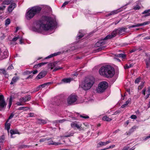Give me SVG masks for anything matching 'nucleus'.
Listing matches in <instances>:
<instances>
[{
	"instance_id": "23",
	"label": "nucleus",
	"mask_w": 150,
	"mask_h": 150,
	"mask_svg": "<svg viewBox=\"0 0 150 150\" xmlns=\"http://www.w3.org/2000/svg\"><path fill=\"white\" fill-rule=\"evenodd\" d=\"M142 14H146L145 15V17L149 16H150V9L146 10L144 11L142 13Z\"/></svg>"
},
{
	"instance_id": "32",
	"label": "nucleus",
	"mask_w": 150,
	"mask_h": 150,
	"mask_svg": "<svg viewBox=\"0 0 150 150\" xmlns=\"http://www.w3.org/2000/svg\"><path fill=\"white\" fill-rule=\"evenodd\" d=\"M29 109V108L28 107H20L18 108L19 110H26Z\"/></svg>"
},
{
	"instance_id": "4",
	"label": "nucleus",
	"mask_w": 150,
	"mask_h": 150,
	"mask_svg": "<svg viewBox=\"0 0 150 150\" xmlns=\"http://www.w3.org/2000/svg\"><path fill=\"white\" fill-rule=\"evenodd\" d=\"M108 86V84L106 82L103 81L101 82L98 84L96 91L98 93L103 92L106 89Z\"/></svg>"
},
{
	"instance_id": "27",
	"label": "nucleus",
	"mask_w": 150,
	"mask_h": 150,
	"mask_svg": "<svg viewBox=\"0 0 150 150\" xmlns=\"http://www.w3.org/2000/svg\"><path fill=\"white\" fill-rule=\"evenodd\" d=\"M102 120L105 121H110L112 120V119L107 116H104L102 118Z\"/></svg>"
},
{
	"instance_id": "35",
	"label": "nucleus",
	"mask_w": 150,
	"mask_h": 150,
	"mask_svg": "<svg viewBox=\"0 0 150 150\" xmlns=\"http://www.w3.org/2000/svg\"><path fill=\"white\" fill-rule=\"evenodd\" d=\"M10 23V19L9 18L6 19L5 21V24L6 25H9Z\"/></svg>"
},
{
	"instance_id": "56",
	"label": "nucleus",
	"mask_w": 150,
	"mask_h": 150,
	"mask_svg": "<svg viewBox=\"0 0 150 150\" xmlns=\"http://www.w3.org/2000/svg\"><path fill=\"white\" fill-rule=\"evenodd\" d=\"M14 114L13 113H11L10 116L9 117L8 119H11L14 116Z\"/></svg>"
},
{
	"instance_id": "45",
	"label": "nucleus",
	"mask_w": 150,
	"mask_h": 150,
	"mask_svg": "<svg viewBox=\"0 0 150 150\" xmlns=\"http://www.w3.org/2000/svg\"><path fill=\"white\" fill-rule=\"evenodd\" d=\"M140 8V7L138 5L136 6L134 8V9L135 10H139Z\"/></svg>"
},
{
	"instance_id": "3",
	"label": "nucleus",
	"mask_w": 150,
	"mask_h": 150,
	"mask_svg": "<svg viewBox=\"0 0 150 150\" xmlns=\"http://www.w3.org/2000/svg\"><path fill=\"white\" fill-rule=\"evenodd\" d=\"M95 80L93 77L86 78L80 85V86L85 90L91 88L94 83Z\"/></svg>"
},
{
	"instance_id": "53",
	"label": "nucleus",
	"mask_w": 150,
	"mask_h": 150,
	"mask_svg": "<svg viewBox=\"0 0 150 150\" xmlns=\"http://www.w3.org/2000/svg\"><path fill=\"white\" fill-rule=\"evenodd\" d=\"M140 80V79L139 78H137L135 81V83H138Z\"/></svg>"
},
{
	"instance_id": "6",
	"label": "nucleus",
	"mask_w": 150,
	"mask_h": 150,
	"mask_svg": "<svg viewBox=\"0 0 150 150\" xmlns=\"http://www.w3.org/2000/svg\"><path fill=\"white\" fill-rule=\"evenodd\" d=\"M57 63V62H56L54 63L49 64H48V67L49 68H51V69H52L53 68H54L53 70V71H55L59 69H62L63 67H57L58 65Z\"/></svg>"
},
{
	"instance_id": "63",
	"label": "nucleus",
	"mask_w": 150,
	"mask_h": 150,
	"mask_svg": "<svg viewBox=\"0 0 150 150\" xmlns=\"http://www.w3.org/2000/svg\"><path fill=\"white\" fill-rule=\"evenodd\" d=\"M135 27H137L140 26H141V23H137L135 25Z\"/></svg>"
},
{
	"instance_id": "36",
	"label": "nucleus",
	"mask_w": 150,
	"mask_h": 150,
	"mask_svg": "<svg viewBox=\"0 0 150 150\" xmlns=\"http://www.w3.org/2000/svg\"><path fill=\"white\" fill-rule=\"evenodd\" d=\"M10 125L9 124H7L6 125V128L8 132H9L10 128Z\"/></svg>"
},
{
	"instance_id": "47",
	"label": "nucleus",
	"mask_w": 150,
	"mask_h": 150,
	"mask_svg": "<svg viewBox=\"0 0 150 150\" xmlns=\"http://www.w3.org/2000/svg\"><path fill=\"white\" fill-rule=\"evenodd\" d=\"M69 1H65L64 3H63V5H62V7H64L66 5L69 3Z\"/></svg>"
},
{
	"instance_id": "13",
	"label": "nucleus",
	"mask_w": 150,
	"mask_h": 150,
	"mask_svg": "<svg viewBox=\"0 0 150 150\" xmlns=\"http://www.w3.org/2000/svg\"><path fill=\"white\" fill-rule=\"evenodd\" d=\"M31 98L30 96L29 95L20 98L19 100L21 102H25L28 101L30 100Z\"/></svg>"
},
{
	"instance_id": "22",
	"label": "nucleus",
	"mask_w": 150,
	"mask_h": 150,
	"mask_svg": "<svg viewBox=\"0 0 150 150\" xmlns=\"http://www.w3.org/2000/svg\"><path fill=\"white\" fill-rule=\"evenodd\" d=\"M19 79V78L17 76L13 77L12 80L11 81L10 83L11 84H13L14 83L16 82Z\"/></svg>"
},
{
	"instance_id": "10",
	"label": "nucleus",
	"mask_w": 150,
	"mask_h": 150,
	"mask_svg": "<svg viewBox=\"0 0 150 150\" xmlns=\"http://www.w3.org/2000/svg\"><path fill=\"white\" fill-rule=\"evenodd\" d=\"M106 70V65L101 67L99 70V74L101 75L105 76Z\"/></svg>"
},
{
	"instance_id": "11",
	"label": "nucleus",
	"mask_w": 150,
	"mask_h": 150,
	"mask_svg": "<svg viewBox=\"0 0 150 150\" xmlns=\"http://www.w3.org/2000/svg\"><path fill=\"white\" fill-rule=\"evenodd\" d=\"M127 29L126 28L122 27L116 29V30L118 34L122 35L125 33Z\"/></svg>"
},
{
	"instance_id": "43",
	"label": "nucleus",
	"mask_w": 150,
	"mask_h": 150,
	"mask_svg": "<svg viewBox=\"0 0 150 150\" xmlns=\"http://www.w3.org/2000/svg\"><path fill=\"white\" fill-rule=\"evenodd\" d=\"M81 126L80 125H78V124H77L76 125V126H75V127H77L78 129H79V130L80 131H81L82 130L81 129L82 128L80 127Z\"/></svg>"
},
{
	"instance_id": "29",
	"label": "nucleus",
	"mask_w": 150,
	"mask_h": 150,
	"mask_svg": "<svg viewBox=\"0 0 150 150\" xmlns=\"http://www.w3.org/2000/svg\"><path fill=\"white\" fill-rule=\"evenodd\" d=\"M84 36V35L80 31H79V34H78L77 38V39H79L82 38Z\"/></svg>"
},
{
	"instance_id": "55",
	"label": "nucleus",
	"mask_w": 150,
	"mask_h": 150,
	"mask_svg": "<svg viewBox=\"0 0 150 150\" xmlns=\"http://www.w3.org/2000/svg\"><path fill=\"white\" fill-rule=\"evenodd\" d=\"M13 68V67L12 65H11L8 67L7 69L8 70H10V69H12Z\"/></svg>"
},
{
	"instance_id": "5",
	"label": "nucleus",
	"mask_w": 150,
	"mask_h": 150,
	"mask_svg": "<svg viewBox=\"0 0 150 150\" xmlns=\"http://www.w3.org/2000/svg\"><path fill=\"white\" fill-rule=\"evenodd\" d=\"M106 71L105 76L107 77H111L115 74V70L110 65H106Z\"/></svg>"
},
{
	"instance_id": "60",
	"label": "nucleus",
	"mask_w": 150,
	"mask_h": 150,
	"mask_svg": "<svg viewBox=\"0 0 150 150\" xmlns=\"http://www.w3.org/2000/svg\"><path fill=\"white\" fill-rule=\"evenodd\" d=\"M5 137L4 136H2L0 138V140H4Z\"/></svg>"
},
{
	"instance_id": "26",
	"label": "nucleus",
	"mask_w": 150,
	"mask_h": 150,
	"mask_svg": "<svg viewBox=\"0 0 150 150\" xmlns=\"http://www.w3.org/2000/svg\"><path fill=\"white\" fill-rule=\"evenodd\" d=\"M37 122L39 124H45L46 123V121L41 119H39L38 120Z\"/></svg>"
},
{
	"instance_id": "48",
	"label": "nucleus",
	"mask_w": 150,
	"mask_h": 150,
	"mask_svg": "<svg viewBox=\"0 0 150 150\" xmlns=\"http://www.w3.org/2000/svg\"><path fill=\"white\" fill-rule=\"evenodd\" d=\"M0 72L4 74H5L6 73V71L4 69H1L0 70Z\"/></svg>"
},
{
	"instance_id": "49",
	"label": "nucleus",
	"mask_w": 150,
	"mask_h": 150,
	"mask_svg": "<svg viewBox=\"0 0 150 150\" xmlns=\"http://www.w3.org/2000/svg\"><path fill=\"white\" fill-rule=\"evenodd\" d=\"M131 101V99H129L125 102V104L127 105L128 104L130 103Z\"/></svg>"
},
{
	"instance_id": "31",
	"label": "nucleus",
	"mask_w": 150,
	"mask_h": 150,
	"mask_svg": "<svg viewBox=\"0 0 150 150\" xmlns=\"http://www.w3.org/2000/svg\"><path fill=\"white\" fill-rule=\"evenodd\" d=\"M133 65V64H130L128 65L127 64H126L125 65L124 67L125 69H128L130 68Z\"/></svg>"
},
{
	"instance_id": "38",
	"label": "nucleus",
	"mask_w": 150,
	"mask_h": 150,
	"mask_svg": "<svg viewBox=\"0 0 150 150\" xmlns=\"http://www.w3.org/2000/svg\"><path fill=\"white\" fill-rule=\"evenodd\" d=\"M118 11L117 10L112 11L109 14V15H112L116 14L118 13Z\"/></svg>"
},
{
	"instance_id": "61",
	"label": "nucleus",
	"mask_w": 150,
	"mask_h": 150,
	"mask_svg": "<svg viewBox=\"0 0 150 150\" xmlns=\"http://www.w3.org/2000/svg\"><path fill=\"white\" fill-rule=\"evenodd\" d=\"M150 39V36H147L144 38V40Z\"/></svg>"
},
{
	"instance_id": "34",
	"label": "nucleus",
	"mask_w": 150,
	"mask_h": 150,
	"mask_svg": "<svg viewBox=\"0 0 150 150\" xmlns=\"http://www.w3.org/2000/svg\"><path fill=\"white\" fill-rule=\"evenodd\" d=\"M103 42H102L101 41H99L97 43H96L95 45V47H99L100 46V45L103 44Z\"/></svg>"
},
{
	"instance_id": "19",
	"label": "nucleus",
	"mask_w": 150,
	"mask_h": 150,
	"mask_svg": "<svg viewBox=\"0 0 150 150\" xmlns=\"http://www.w3.org/2000/svg\"><path fill=\"white\" fill-rule=\"evenodd\" d=\"M110 142L109 141H106V142H100L98 144V147H100L103 146H105L109 143Z\"/></svg>"
},
{
	"instance_id": "28",
	"label": "nucleus",
	"mask_w": 150,
	"mask_h": 150,
	"mask_svg": "<svg viewBox=\"0 0 150 150\" xmlns=\"http://www.w3.org/2000/svg\"><path fill=\"white\" fill-rule=\"evenodd\" d=\"M12 0H5L3 1V4H4L8 5L12 2Z\"/></svg>"
},
{
	"instance_id": "40",
	"label": "nucleus",
	"mask_w": 150,
	"mask_h": 150,
	"mask_svg": "<svg viewBox=\"0 0 150 150\" xmlns=\"http://www.w3.org/2000/svg\"><path fill=\"white\" fill-rule=\"evenodd\" d=\"M146 93L147 95V98H148L150 95V87L148 88V90L146 92Z\"/></svg>"
},
{
	"instance_id": "16",
	"label": "nucleus",
	"mask_w": 150,
	"mask_h": 150,
	"mask_svg": "<svg viewBox=\"0 0 150 150\" xmlns=\"http://www.w3.org/2000/svg\"><path fill=\"white\" fill-rule=\"evenodd\" d=\"M10 133L11 137H13V135L16 134H20V133L17 129H11L10 131Z\"/></svg>"
},
{
	"instance_id": "37",
	"label": "nucleus",
	"mask_w": 150,
	"mask_h": 150,
	"mask_svg": "<svg viewBox=\"0 0 150 150\" xmlns=\"http://www.w3.org/2000/svg\"><path fill=\"white\" fill-rule=\"evenodd\" d=\"M150 23V21H146L145 22L143 23H141V25L143 26V25H146L149 24Z\"/></svg>"
},
{
	"instance_id": "58",
	"label": "nucleus",
	"mask_w": 150,
	"mask_h": 150,
	"mask_svg": "<svg viewBox=\"0 0 150 150\" xmlns=\"http://www.w3.org/2000/svg\"><path fill=\"white\" fill-rule=\"evenodd\" d=\"M76 124L75 123H73L71 124V126L72 127H75Z\"/></svg>"
},
{
	"instance_id": "2",
	"label": "nucleus",
	"mask_w": 150,
	"mask_h": 150,
	"mask_svg": "<svg viewBox=\"0 0 150 150\" xmlns=\"http://www.w3.org/2000/svg\"><path fill=\"white\" fill-rule=\"evenodd\" d=\"M41 8L38 6H35L29 8L27 10L25 17L27 20L32 18L36 14L39 13Z\"/></svg>"
},
{
	"instance_id": "7",
	"label": "nucleus",
	"mask_w": 150,
	"mask_h": 150,
	"mask_svg": "<svg viewBox=\"0 0 150 150\" xmlns=\"http://www.w3.org/2000/svg\"><path fill=\"white\" fill-rule=\"evenodd\" d=\"M77 96L74 94H71L68 97L67 100V103L71 105L75 102L77 100Z\"/></svg>"
},
{
	"instance_id": "30",
	"label": "nucleus",
	"mask_w": 150,
	"mask_h": 150,
	"mask_svg": "<svg viewBox=\"0 0 150 150\" xmlns=\"http://www.w3.org/2000/svg\"><path fill=\"white\" fill-rule=\"evenodd\" d=\"M146 62L147 68H148L149 69H150V67H149L150 65V59H146Z\"/></svg>"
},
{
	"instance_id": "14",
	"label": "nucleus",
	"mask_w": 150,
	"mask_h": 150,
	"mask_svg": "<svg viewBox=\"0 0 150 150\" xmlns=\"http://www.w3.org/2000/svg\"><path fill=\"white\" fill-rule=\"evenodd\" d=\"M64 141H63L62 143L60 142H54V141H49L47 143L49 145H54L55 146H57L61 144H64Z\"/></svg>"
},
{
	"instance_id": "50",
	"label": "nucleus",
	"mask_w": 150,
	"mask_h": 150,
	"mask_svg": "<svg viewBox=\"0 0 150 150\" xmlns=\"http://www.w3.org/2000/svg\"><path fill=\"white\" fill-rule=\"evenodd\" d=\"M104 49V47H100L98 48L97 50L98 52L101 51L102 50H103Z\"/></svg>"
},
{
	"instance_id": "51",
	"label": "nucleus",
	"mask_w": 150,
	"mask_h": 150,
	"mask_svg": "<svg viewBox=\"0 0 150 150\" xmlns=\"http://www.w3.org/2000/svg\"><path fill=\"white\" fill-rule=\"evenodd\" d=\"M23 102H21L19 101V102H17L16 104L18 105H22L23 104L22 103Z\"/></svg>"
},
{
	"instance_id": "15",
	"label": "nucleus",
	"mask_w": 150,
	"mask_h": 150,
	"mask_svg": "<svg viewBox=\"0 0 150 150\" xmlns=\"http://www.w3.org/2000/svg\"><path fill=\"white\" fill-rule=\"evenodd\" d=\"M16 4L14 3H12L8 7V11L9 12H11L16 7Z\"/></svg>"
},
{
	"instance_id": "33",
	"label": "nucleus",
	"mask_w": 150,
	"mask_h": 150,
	"mask_svg": "<svg viewBox=\"0 0 150 150\" xmlns=\"http://www.w3.org/2000/svg\"><path fill=\"white\" fill-rule=\"evenodd\" d=\"M38 71L37 70H35L34 71H27V74H30L32 73H33V74H35L38 73Z\"/></svg>"
},
{
	"instance_id": "52",
	"label": "nucleus",
	"mask_w": 150,
	"mask_h": 150,
	"mask_svg": "<svg viewBox=\"0 0 150 150\" xmlns=\"http://www.w3.org/2000/svg\"><path fill=\"white\" fill-rule=\"evenodd\" d=\"M129 149V147L128 146H125L124 148L121 150H128Z\"/></svg>"
},
{
	"instance_id": "42",
	"label": "nucleus",
	"mask_w": 150,
	"mask_h": 150,
	"mask_svg": "<svg viewBox=\"0 0 150 150\" xmlns=\"http://www.w3.org/2000/svg\"><path fill=\"white\" fill-rule=\"evenodd\" d=\"M4 146L3 141H0V149H1Z\"/></svg>"
},
{
	"instance_id": "46",
	"label": "nucleus",
	"mask_w": 150,
	"mask_h": 150,
	"mask_svg": "<svg viewBox=\"0 0 150 150\" xmlns=\"http://www.w3.org/2000/svg\"><path fill=\"white\" fill-rule=\"evenodd\" d=\"M130 118L132 119H136L137 118V117L136 115H132L131 116Z\"/></svg>"
},
{
	"instance_id": "59",
	"label": "nucleus",
	"mask_w": 150,
	"mask_h": 150,
	"mask_svg": "<svg viewBox=\"0 0 150 150\" xmlns=\"http://www.w3.org/2000/svg\"><path fill=\"white\" fill-rule=\"evenodd\" d=\"M29 117H33L34 116V114L32 113H29Z\"/></svg>"
},
{
	"instance_id": "21",
	"label": "nucleus",
	"mask_w": 150,
	"mask_h": 150,
	"mask_svg": "<svg viewBox=\"0 0 150 150\" xmlns=\"http://www.w3.org/2000/svg\"><path fill=\"white\" fill-rule=\"evenodd\" d=\"M115 56L121 58L122 59H125L126 57V55L123 54H116L115 55Z\"/></svg>"
},
{
	"instance_id": "44",
	"label": "nucleus",
	"mask_w": 150,
	"mask_h": 150,
	"mask_svg": "<svg viewBox=\"0 0 150 150\" xmlns=\"http://www.w3.org/2000/svg\"><path fill=\"white\" fill-rule=\"evenodd\" d=\"M49 83H46L42 84L41 85H40L39 86V87L40 88L41 87H42V88H44L45 87L47 84H49Z\"/></svg>"
},
{
	"instance_id": "64",
	"label": "nucleus",
	"mask_w": 150,
	"mask_h": 150,
	"mask_svg": "<svg viewBox=\"0 0 150 150\" xmlns=\"http://www.w3.org/2000/svg\"><path fill=\"white\" fill-rule=\"evenodd\" d=\"M114 59H115V61H118V62H120V60L119 59H117V58L116 57H115Z\"/></svg>"
},
{
	"instance_id": "20",
	"label": "nucleus",
	"mask_w": 150,
	"mask_h": 150,
	"mask_svg": "<svg viewBox=\"0 0 150 150\" xmlns=\"http://www.w3.org/2000/svg\"><path fill=\"white\" fill-rule=\"evenodd\" d=\"M61 53V52H57L53 54H52L48 56L47 57L45 58V59H47L51 58L54 56H57V55L60 54Z\"/></svg>"
},
{
	"instance_id": "24",
	"label": "nucleus",
	"mask_w": 150,
	"mask_h": 150,
	"mask_svg": "<svg viewBox=\"0 0 150 150\" xmlns=\"http://www.w3.org/2000/svg\"><path fill=\"white\" fill-rule=\"evenodd\" d=\"M47 62H42L39 63L37 65H36L34 66V68H37L42 66V65H45L47 64Z\"/></svg>"
},
{
	"instance_id": "18",
	"label": "nucleus",
	"mask_w": 150,
	"mask_h": 150,
	"mask_svg": "<svg viewBox=\"0 0 150 150\" xmlns=\"http://www.w3.org/2000/svg\"><path fill=\"white\" fill-rule=\"evenodd\" d=\"M73 79L72 78H64L62 80V83H69L71 81L73 80Z\"/></svg>"
},
{
	"instance_id": "62",
	"label": "nucleus",
	"mask_w": 150,
	"mask_h": 150,
	"mask_svg": "<svg viewBox=\"0 0 150 150\" xmlns=\"http://www.w3.org/2000/svg\"><path fill=\"white\" fill-rule=\"evenodd\" d=\"M127 105L125 103L123 105H122L121 107L122 108H123L126 107Z\"/></svg>"
},
{
	"instance_id": "54",
	"label": "nucleus",
	"mask_w": 150,
	"mask_h": 150,
	"mask_svg": "<svg viewBox=\"0 0 150 150\" xmlns=\"http://www.w3.org/2000/svg\"><path fill=\"white\" fill-rule=\"evenodd\" d=\"M65 119H63L62 120H57V122L62 123V122H64V121H65Z\"/></svg>"
},
{
	"instance_id": "12",
	"label": "nucleus",
	"mask_w": 150,
	"mask_h": 150,
	"mask_svg": "<svg viewBox=\"0 0 150 150\" xmlns=\"http://www.w3.org/2000/svg\"><path fill=\"white\" fill-rule=\"evenodd\" d=\"M7 56L8 52L7 50H5L3 52H0V58H1V59L7 58Z\"/></svg>"
},
{
	"instance_id": "39",
	"label": "nucleus",
	"mask_w": 150,
	"mask_h": 150,
	"mask_svg": "<svg viewBox=\"0 0 150 150\" xmlns=\"http://www.w3.org/2000/svg\"><path fill=\"white\" fill-rule=\"evenodd\" d=\"M12 103V99L11 98H10L9 100V108L11 107Z\"/></svg>"
},
{
	"instance_id": "9",
	"label": "nucleus",
	"mask_w": 150,
	"mask_h": 150,
	"mask_svg": "<svg viewBox=\"0 0 150 150\" xmlns=\"http://www.w3.org/2000/svg\"><path fill=\"white\" fill-rule=\"evenodd\" d=\"M117 34H118L116 29L114 30L111 34H110L107 35L103 39V40H106L110 39L115 37Z\"/></svg>"
},
{
	"instance_id": "41",
	"label": "nucleus",
	"mask_w": 150,
	"mask_h": 150,
	"mask_svg": "<svg viewBox=\"0 0 150 150\" xmlns=\"http://www.w3.org/2000/svg\"><path fill=\"white\" fill-rule=\"evenodd\" d=\"M80 116V117L85 119L88 118H89V117L88 116H87L85 115H81Z\"/></svg>"
},
{
	"instance_id": "1",
	"label": "nucleus",
	"mask_w": 150,
	"mask_h": 150,
	"mask_svg": "<svg viewBox=\"0 0 150 150\" xmlns=\"http://www.w3.org/2000/svg\"><path fill=\"white\" fill-rule=\"evenodd\" d=\"M56 26V22L50 17H45L44 19L36 22L33 27V30L40 32L42 30H48L53 29Z\"/></svg>"
},
{
	"instance_id": "17",
	"label": "nucleus",
	"mask_w": 150,
	"mask_h": 150,
	"mask_svg": "<svg viewBox=\"0 0 150 150\" xmlns=\"http://www.w3.org/2000/svg\"><path fill=\"white\" fill-rule=\"evenodd\" d=\"M46 74V72L45 71H42L39 73L37 76V77L38 79H40L45 76Z\"/></svg>"
},
{
	"instance_id": "8",
	"label": "nucleus",
	"mask_w": 150,
	"mask_h": 150,
	"mask_svg": "<svg viewBox=\"0 0 150 150\" xmlns=\"http://www.w3.org/2000/svg\"><path fill=\"white\" fill-rule=\"evenodd\" d=\"M6 103L5 102L3 95H0V110H4L5 108Z\"/></svg>"
},
{
	"instance_id": "25",
	"label": "nucleus",
	"mask_w": 150,
	"mask_h": 150,
	"mask_svg": "<svg viewBox=\"0 0 150 150\" xmlns=\"http://www.w3.org/2000/svg\"><path fill=\"white\" fill-rule=\"evenodd\" d=\"M18 39H20V43L21 44L22 43V39L21 38H20V37L18 36L17 37H15L12 40V41H16Z\"/></svg>"
},
{
	"instance_id": "57",
	"label": "nucleus",
	"mask_w": 150,
	"mask_h": 150,
	"mask_svg": "<svg viewBox=\"0 0 150 150\" xmlns=\"http://www.w3.org/2000/svg\"><path fill=\"white\" fill-rule=\"evenodd\" d=\"M6 8L5 6H3L0 7V10H3Z\"/></svg>"
}]
</instances>
